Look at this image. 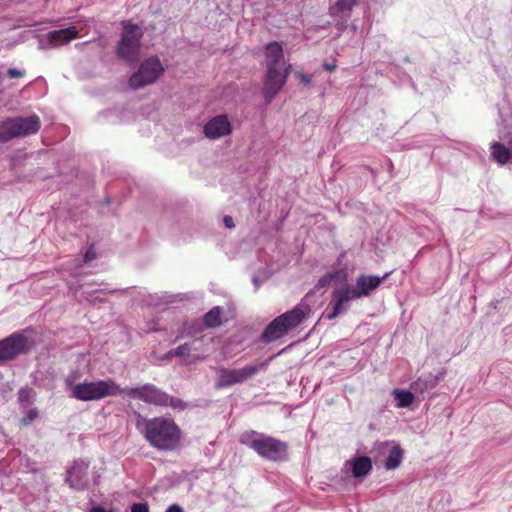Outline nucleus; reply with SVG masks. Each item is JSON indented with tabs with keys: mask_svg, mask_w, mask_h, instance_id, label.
Returning <instances> with one entry per match:
<instances>
[{
	"mask_svg": "<svg viewBox=\"0 0 512 512\" xmlns=\"http://www.w3.org/2000/svg\"><path fill=\"white\" fill-rule=\"evenodd\" d=\"M137 427L150 446L158 451H175L181 446L182 432L172 418L143 419Z\"/></svg>",
	"mask_w": 512,
	"mask_h": 512,
	"instance_id": "nucleus-1",
	"label": "nucleus"
},
{
	"mask_svg": "<svg viewBox=\"0 0 512 512\" xmlns=\"http://www.w3.org/2000/svg\"><path fill=\"white\" fill-rule=\"evenodd\" d=\"M389 276V273L382 277L372 275H360L354 286L347 285L332 292L331 304L333 311L327 314V319L332 320L338 315L345 313L349 308V301L368 296L373 290L378 288L382 281Z\"/></svg>",
	"mask_w": 512,
	"mask_h": 512,
	"instance_id": "nucleus-2",
	"label": "nucleus"
},
{
	"mask_svg": "<svg viewBox=\"0 0 512 512\" xmlns=\"http://www.w3.org/2000/svg\"><path fill=\"white\" fill-rule=\"evenodd\" d=\"M239 442L265 460L282 462L288 459L287 443L270 435L255 430L245 431L240 435Z\"/></svg>",
	"mask_w": 512,
	"mask_h": 512,
	"instance_id": "nucleus-3",
	"label": "nucleus"
},
{
	"mask_svg": "<svg viewBox=\"0 0 512 512\" xmlns=\"http://www.w3.org/2000/svg\"><path fill=\"white\" fill-rule=\"evenodd\" d=\"M122 395L155 406L171 407L177 410H184L188 407V404L183 400L170 396L155 385L149 383L133 388H122Z\"/></svg>",
	"mask_w": 512,
	"mask_h": 512,
	"instance_id": "nucleus-4",
	"label": "nucleus"
},
{
	"mask_svg": "<svg viewBox=\"0 0 512 512\" xmlns=\"http://www.w3.org/2000/svg\"><path fill=\"white\" fill-rule=\"evenodd\" d=\"M122 395V388L112 379L85 381L72 387L71 396L80 401H96Z\"/></svg>",
	"mask_w": 512,
	"mask_h": 512,
	"instance_id": "nucleus-5",
	"label": "nucleus"
},
{
	"mask_svg": "<svg viewBox=\"0 0 512 512\" xmlns=\"http://www.w3.org/2000/svg\"><path fill=\"white\" fill-rule=\"evenodd\" d=\"M40 127V118L35 114L27 117L7 118L0 122V143L36 134Z\"/></svg>",
	"mask_w": 512,
	"mask_h": 512,
	"instance_id": "nucleus-6",
	"label": "nucleus"
},
{
	"mask_svg": "<svg viewBox=\"0 0 512 512\" xmlns=\"http://www.w3.org/2000/svg\"><path fill=\"white\" fill-rule=\"evenodd\" d=\"M143 31L137 24L126 23L117 46L118 58L127 62L137 61Z\"/></svg>",
	"mask_w": 512,
	"mask_h": 512,
	"instance_id": "nucleus-7",
	"label": "nucleus"
},
{
	"mask_svg": "<svg viewBox=\"0 0 512 512\" xmlns=\"http://www.w3.org/2000/svg\"><path fill=\"white\" fill-rule=\"evenodd\" d=\"M266 366V362H260L250 364L238 369L219 367L217 369L218 378L215 382V387L217 389H224L236 384L244 383L247 380L253 378L260 371L265 370Z\"/></svg>",
	"mask_w": 512,
	"mask_h": 512,
	"instance_id": "nucleus-8",
	"label": "nucleus"
},
{
	"mask_svg": "<svg viewBox=\"0 0 512 512\" xmlns=\"http://www.w3.org/2000/svg\"><path fill=\"white\" fill-rule=\"evenodd\" d=\"M32 345L33 342L26 330L15 332L0 340V363L13 360L18 355L28 352Z\"/></svg>",
	"mask_w": 512,
	"mask_h": 512,
	"instance_id": "nucleus-9",
	"label": "nucleus"
},
{
	"mask_svg": "<svg viewBox=\"0 0 512 512\" xmlns=\"http://www.w3.org/2000/svg\"><path fill=\"white\" fill-rule=\"evenodd\" d=\"M163 66L157 57H150L144 61L137 72L129 79V85L133 89H139L152 84L163 72Z\"/></svg>",
	"mask_w": 512,
	"mask_h": 512,
	"instance_id": "nucleus-10",
	"label": "nucleus"
},
{
	"mask_svg": "<svg viewBox=\"0 0 512 512\" xmlns=\"http://www.w3.org/2000/svg\"><path fill=\"white\" fill-rule=\"evenodd\" d=\"M289 69L290 65L287 67H267L263 86V95L267 102H270L285 85Z\"/></svg>",
	"mask_w": 512,
	"mask_h": 512,
	"instance_id": "nucleus-11",
	"label": "nucleus"
},
{
	"mask_svg": "<svg viewBox=\"0 0 512 512\" xmlns=\"http://www.w3.org/2000/svg\"><path fill=\"white\" fill-rule=\"evenodd\" d=\"M310 313V305L307 303L306 298H303L293 309L278 317L282 323H284V327L287 329V332H290L302 324L309 317Z\"/></svg>",
	"mask_w": 512,
	"mask_h": 512,
	"instance_id": "nucleus-12",
	"label": "nucleus"
},
{
	"mask_svg": "<svg viewBox=\"0 0 512 512\" xmlns=\"http://www.w3.org/2000/svg\"><path fill=\"white\" fill-rule=\"evenodd\" d=\"M88 468V462L84 460L74 461L71 468L68 469L66 477V482L72 489L83 491L88 488Z\"/></svg>",
	"mask_w": 512,
	"mask_h": 512,
	"instance_id": "nucleus-13",
	"label": "nucleus"
},
{
	"mask_svg": "<svg viewBox=\"0 0 512 512\" xmlns=\"http://www.w3.org/2000/svg\"><path fill=\"white\" fill-rule=\"evenodd\" d=\"M230 132L231 124L226 115H218L210 119L204 126L205 136L210 139L220 138Z\"/></svg>",
	"mask_w": 512,
	"mask_h": 512,
	"instance_id": "nucleus-14",
	"label": "nucleus"
},
{
	"mask_svg": "<svg viewBox=\"0 0 512 512\" xmlns=\"http://www.w3.org/2000/svg\"><path fill=\"white\" fill-rule=\"evenodd\" d=\"M383 450H387L388 454L384 462V466L387 470H394L398 468L403 460L404 451L399 444L394 442H383L379 444Z\"/></svg>",
	"mask_w": 512,
	"mask_h": 512,
	"instance_id": "nucleus-15",
	"label": "nucleus"
},
{
	"mask_svg": "<svg viewBox=\"0 0 512 512\" xmlns=\"http://www.w3.org/2000/svg\"><path fill=\"white\" fill-rule=\"evenodd\" d=\"M267 67H287L284 60L283 47L280 42L272 41L265 48Z\"/></svg>",
	"mask_w": 512,
	"mask_h": 512,
	"instance_id": "nucleus-16",
	"label": "nucleus"
},
{
	"mask_svg": "<svg viewBox=\"0 0 512 512\" xmlns=\"http://www.w3.org/2000/svg\"><path fill=\"white\" fill-rule=\"evenodd\" d=\"M287 329L284 327V323L276 317L273 319L264 329L261 334V341L264 343H271L276 341L287 334Z\"/></svg>",
	"mask_w": 512,
	"mask_h": 512,
	"instance_id": "nucleus-17",
	"label": "nucleus"
},
{
	"mask_svg": "<svg viewBox=\"0 0 512 512\" xmlns=\"http://www.w3.org/2000/svg\"><path fill=\"white\" fill-rule=\"evenodd\" d=\"M490 157L501 166L507 164L509 161L512 162L511 140L508 143V147L498 141L492 142L490 145Z\"/></svg>",
	"mask_w": 512,
	"mask_h": 512,
	"instance_id": "nucleus-18",
	"label": "nucleus"
},
{
	"mask_svg": "<svg viewBox=\"0 0 512 512\" xmlns=\"http://www.w3.org/2000/svg\"><path fill=\"white\" fill-rule=\"evenodd\" d=\"M77 37L78 30L75 26H71L65 29L53 30L47 34V39L53 46L66 44Z\"/></svg>",
	"mask_w": 512,
	"mask_h": 512,
	"instance_id": "nucleus-19",
	"label": "nucleus"
},
{
	"mask_svg": "<svg viewBox=\"0 0 512 512\" xmlns=\"http://www.w3.org/2000/svg\"><path fill=\"white\" fill-rule=\"evenodd\" d=\"M446 370L442 369L436 375L428 374L418 378L413 384L412 389L423 392L435 388L440 381L444 379Z\"/></svg>",
	"mask_w": 512,
	"mask_h": 512,
	"instance_id": "nucleus-20",
	"label": "nucleus"
},
{
	"mask_svg": "<svg viewBox=\"0 0 512 512\" xmlns=\"http://www.w3.org/2000/svg\"><path fill=\"white\" fill-rule=\"evenodd\" d=\"M357 3L358 0H337L330 5L329 13L332 17L347 19L350 17L351 11Z\"/></svg>",
	"mask_w": 512,
	"mask_h": 512,
	"instance_id": "nucleus-21",
	"label": "nucleus"
},
{
	"mask_svg": "<svg viewBox=\"0 0 512 512\" xmlns=\"http://www.w3.org/2000/svg\"><path fill=\"white\" fill-rule=\"evenodd\" d=\"M352 475L355 478L365 477L372 470V461L368 456H358L350 461Z\"/></svg>",
	"mask_w": 512,
	"mask_h": 512,
	"instance_id": "nucleus-22",
	"label": "nucleus"
},
{
	"mask_svg": "<svg viewBox=\"0 0 512 512\" xmlns=\"http://www.w3.org/2000/svg\"><path fill=\"white\" fill-rule=\"evenodd\" d=\"M392 395L397 401L396 407L398 408L409 407L414 401V395L410 391L394 389L392 391Z\"/></svg>",
	"mask_w": 512,
	"mask_h": 512,
	"instance_id": "nucleus-23",
	"label": "nucleus"
},
{
	"mask_svg": "<svg viewBox=\"0 0 512 512\" xmlns=\"http://www.w3.org/2000/svg\"><path fill=\"white\" fill-rule=\"evenodd\" d=\"M221 308L219 306L213 307L203 317V323L208 328H215L222 324L221 321Z\"/></svg>",
	"mask_w": 512,
	"mask_h": 512,
	"instance_id": "nucleus-24",
	"label": "nucleus"
},
{
	"mask_svg": "<svg viewBox=\"0 0 512 512\" xmlns=\"http://www.w3.org/2000/svg\"><path fill=\"white\" fill-rule=\"evenodd\" d=\"M200 339H195L190 343H184L177 348L173 349V353L176 357H188L192 350H196L195 344L199 342Z\"/></svg>",
	"mask_w": 512,
	"mask_h": 512,
	"instance_id": "nucleus-25",
	"label": "nucleus"
},
{
	"mask_svg": "<svg viewBox=\"0 0 512 512\" xmlns=\"http://www.w3.org/2000/svg\"><path fill=\"white\" fill-rule=\"evenodd\" d=\"M33 390L30 388H22L18 393L19 402L22 405H29L32 402Z\"/></svg>",
	"mask_w": 512,
	"mask_h": 512,
	"instance_id": "nucleus-26",
	"label": "nucleus"
},
{
	"mask_svg": "<svg viewBox=\"0 0 512 512\" xmlns=\"http://www.w3.org/2000/svg\"><path fill=\"white\" fill-rule=\"evenodd\" d=\"M37 417H38V411L36 409H31L28 411L26 416L22 419V423L24 425H28L32 421H34Z\"/></svg>",
	"mask_w": 512,
	"mask_h": 512,
	"instance_id": "nucleus-27",
	"label": "nucleus"
},
{
	"mask_svg": "<svg viewBox=\"0 0 512 512\" xmlns=\"http://www.w3.org/2000/svg\"><path fill=\"white\" fill-rule=\"evenodd\" d=\"M334 278V275L331 274V273H327L325 274L324 276H322L319 281H318V286L319 287H326L327 285H329L331 283V281L333 280Z\"/></svg>",
	"mask_w": 512,
	"mask_h": 512,
	"instance_id": "nucleus-28",
	"label": "nucleus"
},
{
	"mask_svg": "<svg viewBox=\"0 0 512 512\" xmlns=\"http://www.w3.org/2000/svg\"><path fill=\"white\" fill-rule=\"evenodd\" d=\"M131 512H149V507L146 503H134Z\"/></svg>",
	"mask_w": 512,
	"mask_h": 512,
	"instance_id": "nucleus-29",
	"label": "nucleus"
},
{
	"mask_svg": "<svg viewBox=\"0 0 512 512\" xmlns=\"http://www.w3.org/2000/svg\"><path fill=\"white\" fill-rule=\"evenodd\" d=\"M24 74H25V72L23 70H19L17 68H9L8 71H7V75L10 78L23 77Z\"/></svg>",
	"mask_w": 512,
	"mask_h": 512,
	"instance_id": "nucleus-30",
	"label": "nucleus"
},
{
	"mask_svg": "<svg viewBox=\"0 0 512 512\" xmlns=\"http://www.w3.org/2000/svg\"><path fill=\"white\" fill-rule=\"evenodd\" d=\"M96 258V254L93 250V247H90L87 252L85 253L84 257H83V262L84 263H88L90 262L91 260L95 259Z\"/></svg>",
	"mask_w": 512,
	"mask_h": 512,
	"instance_id": "nucleus-31",
	"label": "nucleus"
},
{
	"mask_svg": "<svg viewBox=\"0 0 512 512\" xmlns=\"http://www.w3.org/2000/svg\"><path fill=\"white\" fill-rule=\"evenodd\" d=\"M223 223H224L225 227L229 228V229L234 228V226H235L233 218L229 215L224 216Z\"/></svg>",
	"mask_w": 512,
	"mask_h": 512,
	"instance_id": "nucleus-32",
	"label": "nucleus"
},
{
	"mask_svg": "<svg viewBox=\"0 0 512 512\" xmlns=\"http://www.w3.org/2000/svg\"><path fill=\"white\" fill-rule=\"evenodd\" d=\"M76 372L69 374L65 379V384L67 387H72L75 379H76Z\"/></svg>",
	"mask_w": 512,
	"mask_h": 512,
	"instance_id": "nucleus-33",
	"label": "nucleus"
},
{
	"mask_svg": "<svg viewBox=\"0 0 512 512\" xmlns=\"http://www.w3.org/2000/svg\"><path fill=\"white\" fill-rule=\"evenodd\" d=\"M165 512H184L182 507L177 504L170 505Z\"/></svg>",
	"mask_w": 512,
	"mask_h": 512,
	"instance_id": "nucleus-34",
	"label": "nucleus"
},
{
	"mask_svg": "<svg viewBox=\"0 0 512 512\" xmlns=\"http://www.w3.org/2000/svg\"><path fill=\"white\" fill-rule=\"evenodd\" d=\"M90 512H110V511H107L105 508H103L101 506H95L90 510Z\"/></svg>",
	"mask_w": 512,
	"mask_h": 512,
	"instance_id": "nucleus-35",
	"label": "nucleus"
},
{
	"mask_svg": "<svg viewBox=\"0 0 512 512\" xmlns=\"http://www.w3.org/2000/svg\"><path fill=\"white\" fill-rule=\"evenodd\" d=\"M300 79H301V81H302V82H304L305 84H309V83L311 82V77H310V76H308V75H304V74H302V75L300 76Z\"/></svg>",
	"mask_w": 512,
	"mask_h": 512,
	"instance_id": "nucleus-36",
	"label": "nucleus"
},
{
	"mask_svg": "<svg viewBox=\"0 0 512 512\" xmlns=\"http://www.w3.org/2000/svg\"><path fill=\"white\" fill-rule=\"evenodd\" d=\"M324 68L327 70V71H333L335 68H336V65L335 64H328V63H325L324 64Z\"/></svg>",
	"mask_w": 512,
	"mask_h": 512,
	"instance_id": "nucleus-37",
	"label": "nucleus"
},
{
	"mask_svg": "<svg viewBox=\"0 0 512 512\" xmlns=\"http://www.w3.org/2000/svg\"><path fill=\"white\" fill-rule=\"evenodd\" d=\"M252 281H253V284L255 285V288L258 289L260 286L259 278L257 276H254Z\"/></svg>",
	"mask_w": 512,
	"mask_h": 512,
	"instance_id": "nucleus-38",
	"label": "nucleus"
},
{
	"mask_svg": "<svg viewBox=\"0 0 512 512\" xmlns=\"http://www.w3.org/2000/svg\"><path fill=\"white\" fill-rule=\"evenodd\" d=\"M174 353H173V350H170L168 353H167V357L170 358V357H174Z\"/></svg>",
	"mask_w": 512,
	"mask_h": 512,
	"instance_id": "nucleus-39",
	"label": "nucleus"
},
{
	"mask_svg": "<svg viewBox=\"0 0 512 512\" xmlns=\"http://www.w3.org/2000/svg\"><path fill=\"white\" fill-rule=\"evenodd\" d=\"M2 379V373L0 372V380Z\"/></svg>",
	"mask_w": 512,
	"mask_h": 512,
	"instance_id": "nucleus-40",
	"label": "nucleus"
}]
</instances>
